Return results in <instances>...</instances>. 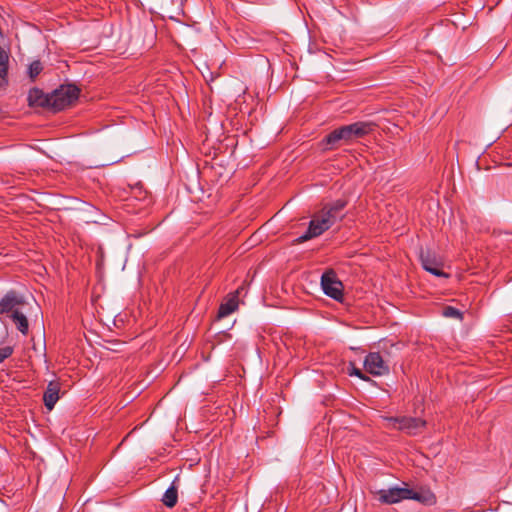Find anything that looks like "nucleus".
<instances>
[{"label": "nucleus", "mask_w": 512, "mask_h": 512, "mask_svg": "<svg viewBox=\"0 0 512 512\" xmlns=\"http://www.w3.org/2000/svg\"><path fill=\"white\" fill-rule=\"evenodd\" d=\"M376 124L371 121H358L349 125H343L332 130L321 141L325 150L338 149L342 146L364 138L374 131Z\"/></svg>", "instance_id": "f257e3e1"}, {"label": "nucleus", "mask_w": 512, "mask_h": 512, "mask_svg": "<svg viewBox=\"0 0 512 512\" xmlns=\"http://www.w3.org/2000/svg\"><path fill=\"white\" fill-rule=\"evenodd\" d=\"M80 95V89L74 84H64L49 93L50 111L56 113L70 107Z\"/></svg>", "instance_id": "f03ea898"}, {"label": "nucleus", "mask_w": 512, "mask_h": 512, "mask_svg": "<svg viewBox=\"0 0 512 512\" xmlns=\"http://www.w3.org/2000/svg\"><path fill=\"white\" fill-rule=\"evenodd\" d=\"M227 162H196L197 172L203 175L211 176L216 181H227L236 168L234 165H229Z\"/></svg>", "instance_id": "7ed1b4c3"}, {"label": "nucleus", "mask_w": 512, "mask_h": 512, "mask_svg": "<svg viewBox=\"0 0 512 512\" xmlns=\"http://www.w3.org/2000/svg\"><path fill=\"white\" fill-rule=\"evenodd\" d=\"M419 259L424 270L437 277L448 278L449 274L442 270V258L430 249H422L419 253Z\"/></svg>", "instance_id": "20e7f679"}, {"label": "nucleus", "mask_w": 512, "mask_h": 512, "mask_svg": "<svg viewBox=\"0 0 512 512\" xmlns=\"http://www.w3.org/2000/svg\"><path fill=\"white\" fill-rule=\"evenodd\" d=\"M393 427L407 433L417 435L426 425V421L416 417H390L387 419Z\"/></svg>", "instance_id": "39448f33"}, {"label": "nucleus", "mask_w": 512, "mask_h": 512, "mask_svg": "<svg viewBox=\"0 0 512 512\" xmlns=\"http://www.w3.org/2000/svg\"><path fill=\"white\" fill-rule=\"evenodd\" d=\"M333 225V220L329 217H322L321 219H313L309 223L307 231L295 239V243L301 244L312 238L320 236L323 232L328 230Z\"/></svg>", "instance_id": "423d86ee"}, {"label": "nucleus", "mask_w": 512, "mask_h": 512, "mask_svg": "<svg viewBox=\"0 0 512 512\" xmlns=\"http://www.w3.org/2000/svg\"><path fill=\"white\" fill-rule=\"evenodd\" d=\"M321 286L323 292L332 299L339 301L342 298L343 285L341 281L337 279L333 271L330 270L322 274Z\"/></svg>", "instance_id": "0eeeda50"}, {"label": "nucleus", "mask_w": 512, "mask_h": 512, "mask_svg": "<svg viewBox=\"0 0 512 512\" xmlns=\"http://www.w3.org/2000/svg\"><path fill=\"white\" fill-rule=\"evenodd\" d=\"M364 367L368 373L374 376H382L389 372L388 366L378 352H371L365 357Z\"/></svg>", "instance_id": "6e6552de"}, {"label": "nucleus", "mask_w": 512, "mask_h": 512, "mask_svg": "<svg viewBox=\"0 0 512 512\" xmlns=\"http://www.w3.org/2000/svg\"><path fill=\"white\" fill-rule=\"evenodd\" d=\"M409 493V488L392 487L380 490L378 495L380 502L385 504H394L407 499V495Z\"/></svg>", "instance_id": "1a4fd4ad"}, {"label": "nucleus", "mask_w": 512, "mask_h": 512, "mask_svg": "<svg viewBox=\"0 0 512 512\" xmlns=\"http://www.w3.org/2000/svg\"><path fill=\"white\" fill-rule=\"evenodd\" d=\"M23 298L19 296L15 291L11 290L7 292L4 297L0 300V314L12 312L15 308L23 304Z\"/></svg>", "instance_id": "9d476101"}, {"label": "nucleus", "mask_w": 512, "mask_h": 512, "mask_svg": "<svg viewBox=\"0 0 512 512\" xmlns=\"http://www.w3.org/2000/svg\"><path fill=\"white\" fill-rule=\"evenodd\" d=\"M27 101L29 106L42 107L50 110L49 94L44 93L41 89H31L28 93Z\"/></svg>", "instance_id": "9b49d317"}, {"label": "nucleus", "mask_w": 512, "mask_h": 512, "mask_svg": "<svg viewBox=\"0 0 512 512\" xmlns=\"http://www.w3.org/2000/svg\"><path fill=\"white\" fill-rule=\"evenodd\" d=\"M407 499L418 501L424 505H433L436 503V496L430 489L420 488L418 490L410 489Z\"/></svg>", "instance_id": "f8f14e48"}, {"label": "nucleus", "mask_w": 512, "mask_h": 512, "mask_svg": "<svg viewBox=\"0 0 512 512\" xmlns=\"http://www.w3.org/2000/svg\"><path fill=\"white\" fill-rule=\"evenodd\" d=\"M59 390H60L59 384L56 382H50L47 385V388L43 395V401H44L45 407L49 411H51L54 408L56 402L59 399Z\"/></svg>", "instance_id": "ddd939ff"}, {"label": "nucleus", "mask_w": 512, "mask_h": 512, "mask_svg": "<svg viewBox=\"0 0 512 512\" xmlns=\"http://www.w3.org/2000/svg\"><path fill=\"white\" fill-rule=\"evenodd\" d=\"M8 68H9V55L0 46V88L7 86L8 84Z\"/></svg>", "instance_id": "4468645a"}, {"label": "nucleus", "mask_w": 512, "mask_h": 512, "mask_svg": "<svg viewBox=\"0 0 512 512\" xmlns=\"http://www.w3.org/2000/svg\"><path fill=\"white\" fill-rule=\"evenodd\" d=\"M346 205H347V202L345 200L338 199L335 202H333L330 205L325 207V209H327V211L323 216L329 217L331 220H333V223H334L335 220L338 218L339 212L342 211Z\"/></svg>", "instance_id": "2eb2a0df"}, {"label": "nucleus", "mask_w": 512, "mask_h": 512, "mask_svg": "<svg viewBox=\"0 0 512 512\" xmlns=\"http://www.w3.org/2000/svg\"><path fill=\"white\" fill-rule=\"evenodd\" d=\"M239 294L240 289L236 291V295L233 298L229 299L226 303L220 305L218 311L219 318L226 317L237 309L238 301L236 298L238 297Z\"/></svg>", "instance_id": "dca6fc26"}, {"label": "nucleus", "mask_w": 512, "mask_h": 512, "mask_svg": "<svg viewBox=\"0 0 512 512\" xmlns=\"http://www.w3.org/2000/svg\"><path fill=\"white\" fill-rule=\"evenodd\" d=\"M175 481L176 479L173 481L171 486L165 491L162 498L163 504L168 508L174 507L178 500V492L177 487L175 486Z\"/></svg>", "instance_id": "f3484780"}, {"label": "nucleus", "mask_w": 512, "mask_h": 512, "mask_svg": "<svg viewBox=\"0 0 512 512\" xmlns=\"http://www.w3.org/2000/svg\"><path fill=\"white\" fill-rule=\"evenodd\" d=\"M11 318H12L13 322L15 323L17 329L22 334L26 335L28 332V328H29L27 317L23 313H21L19 310H14L13 313L11 314Z\"/></svg>", "instance_id": "a211bd4d"}, {"label": "nucleus", "mask_w": 512, "mask_h": 512, "mask_svg": "<svg viewBox=\"0 0 512 512\" xmlns=\"http://www.w3.org/2000/svg\"><path fill=\"white\" fill-rule=\"evenodd\" d=\"M43 66L42 63L39 60L33 61L29 65L28 74L31 80H35L36 77L42 72Z\"/></svg>", "instance_id": "6ab92c4d"}, {"label": "nucleus", "mask_w": 512, "mask_h": 512, "mask_svg": "<svg viewBox=\"0 0 512 512\" xmlns=\"http://www.w3.org/2000/svg\"><path fill=\"white\" fill-rule=\"evenodd\" d=\"M443 316L447 318L462 319V313L455 307L445 306L442 311Z\"/></svg>", "instance_id": "aec40b11"}, {"label": "nucleus", "mask_w": 512, "mask_h": 512, "mask_svg": "<svg viewBox=\"0 0 512 512\" xmlns=\"http://www.w3.org/2000/svg\"><path fill=\"white\" fill-rule=\"evenodd\" d=\"M13 353V347L4 346L0 347V363H2L5 359L10 357Z\"/></svg>", "instance_id": "412c9836"}, {"label": "nucleus", "mask_w": 512, "mask_h": 512, "mask_svg": "<svg viewBox=\"0 0 512 512\" xmlns=\"http://www.w3.org/2000/svg\"><path fill=\"white\" fill-rule=\"evenodd\" d=\"M350 375H355L363 380L369 379L360 369L356 367H353L352 371L350 372Z\"/></svg>", "instance_id": "4be33fe9"}, {"label": "nucleus", "mask_w": 512, "mask_h": 512, "mask_svg": "<svg viewBox=\"0 0 512 512\" xmlns=\"http://www.w3.org/2000/svg\"><path fill=\"white\" fill-rule=\"evenodd\" d=\"M481 164H482V162H479V161H476V162L473 163V166H474L476 171H480L482 169H485V170L489 169V167H482Z\"/></svg>", "instance_id": "5701e85b"}, {"label": "nucleus", "mask_w": 512, "mask_h": 512, "mask_svg": "<svg viewBox=\"0 0 512 512\" xmlns=\"http://www.w3.org/2000/svg\"><path fill=\"white\" fill-rule=\"evenodd\" d=\"M104 165H96L94 166V168H99V167H103Z\"/></svg>", "instance_id": "b1692460"}, {"label": "nucleus", "mask_w": 512, "mask_h": 512, "mask_svg": "<svg viewBox=\"0 0 512 512\" xmlns=\"http://www.w3.org/2000/svg\"><path fill=\"white\" fill-rule=\"evenodd\" d=\"M507 166H512V162H507Z\"/></svg>", "instance_id": "393cba45"}]
</instances>
